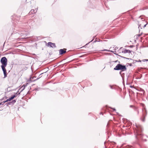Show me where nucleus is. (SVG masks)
<instances>
[{
	"mask_svg": "<svg viewBox=\"0 0 148 148\" xmlns=\"http://www.w3.org/2000/svg\"><path fill=\"white\" fill-rule=\"evenodd\" d=\"M147 24L145 21H141L138 24L139 25L138 28L142 29L143 27H145L147 25Z\"/></svg>",
	"mask_w": 148,
	"mask_h": 148,
	"instance_id": "7ed1b4c3",
	"label": "nucleus"
},
{
	"mask_svg": "<svg viewBox=\"0 0 148 148\" xmlns=\"http://www.w3.org/2000/svg\"><path fill=\"white\" fill-rule=\"evenodd\" d=\"M136 130L137 132V135L140 134V132L142 131V127L141 126L138 124L136 125Z\"/></svg>",
	"mask_w": 148,
	"mask_h": 148,
	"instance_id": "20e7f679",
	"label": "nucleus"
},
{
	"mask_svg": "<svg viewBox=\"0 0 148 148\" xmlns=\"http://www.w3.org/2000/svg\"><path fill=\"white\" fill-rule=\"evenodd\" d=\"M17 93H16L15 94V95L12 96L11 97L7 99L5 101H4V102H7L8 101H10L13 99L14 98L16 97L17 96Z\"/></svg>",
	"mask_w": 148,
	"mask_h": 148,
	"instance_id": "39448f33",
	"label": "nucleus"
},
{
	"mask_svg": "<svg viewBox=\"0 0 148 148\" xmlns=\"http://www.w3.org/2000/svg\"><path fill=\"white\" fill-rule=\"evenodd\" d=\"M130 107H134V106H130Z\"/></svg>",
	"mask_w": 148,
	"mask_h": 148,
	"instance_id": "ddd939ff",
	"label": "nucleus"
},
{
	"mask_svg": "<svg viewBox=\"0 0 148 148\" xmlns=\"http://www.w3.org/2000/svg\"><path fill=\"white\" fill-rule=\"evenodd\" d=\"M48 45L51 47H55V43H52L51 42H49L48 43Z\"/></svg>",
	"mask_w": 148,
	"mask_h": 148,
	"instance_id": "6e6552de",
	"label": "nucleus"
},
{
	"mask_svg": "<svg viewBox=\"0 0 148 148\" xmlns=\"http://www.w3.org/2000/svg\"><path fill=\"white\" fill-rule=\"evenodd\" d=\"M145 112L146 114H147V112H146V111H145Z\"/></svg>",
	"mask_w": 148,
	"mask_h": 148,
	"instance_id": "2eb2a0df",
	"label": "nucleus"
},
{
	"mask_svg": "<svg viewBox=\"0 0 148 148\" xmlns=\"http://www.w3.org/2000/svg\"><path fill=\"white\" fill-rule=\"evenodd\" d=\"M7 60L5 57H3L2 58L1 60V62L2 64L1 67H6L7 65Z\"/></svg>",
	"mask_w": 148,
	"mask_h": 148,
	"instance_id": "f03ea898",
	"label": "nucleus"
},
{
	"mask_svg": "<svg viewBox=\"0 0 148 148\" xmlns=\"http://www.w3.org/2000/svg\"><path fill=\"white\" fill-rule=\"evenodd\" d=\"M136 108V109L137 110V111H138V113L139 112V111H138V110L137 109V108Z\"/></svg>",
	"mask_w": 148,
	"mask_h": 148,
	"instance_id": "4468645a",
	"label": "nucleus"
},
{
	"mask_svg": "<svg viewBox=\"0 0 148 148\" xmlns=\"http://www.w3.org/2000/svg\"><path fill=\"white\" fill-rule=\"evenodd\" d=\"M114 70H121L122 71H125L126 70V68L125 66L122 65L120 64H118L114 68Z\"/></svg>",
	"mask_w": 148,
	"mask_h": 148,
	"instance_id": "f257e3e1",
	"label": "nucleus"
},
{
	"mask_svg": "<svg viewBox=\"0 0 148 148\" xmlns=\"http://www.w3.org/2000/svg\"><path fill=\"white\" fill-rule=\"evenodd\" d=\"M66 49H60L59 51L60 54L62 55L65 53H66Z\"/></svg>",
	"mask_w": 148,
	"mask_h": 148,
	"instance_id": "423d86ee",
	"label": "nucleus"
},
{
	"mask_svg": "<svg viewBox=\"0 0 148 148\" xmlns=\"http://www.w3.org/2000/svg\"><path fill=\"white\" fill-rule=\"evenodd\" d=\"M5 67H2V69L3 72V73L4 75V77H6L7 76V72L6 69H5Z\"/></svg>",
	"mask_w": 148,
	"mask_h": 148,
	"instance_id": "0eeeda50",
	"label": "nucleus"
},
{
	"mask_svg": "<svg viewBox=\"0 0 148 148\" xmlns=\"http://www.w3.org/2000/svg\"><path fill=\"white\" fill-rule=\"evenodd\" d=\"M13 101L15 102H16V101L15 100H14Z\"/></svg>",
	"mask_w": 148,
	"mask_h": 148,
	"instance_id": "dca6fc26",
	"label": "nucleus"
},
{
	"mask_svg": "<svg viewBox=\"0 0 148 148\" xmlns=\"http://www.w3.org/2000/svg\"><path fill=\"white\" fill-rule=\"evenodd\" d=\"M102 51H108V50L107 49H104L103 50H102Z\"/></svg>",
	"mask_w": 148,
	"mask_h": 148,
	"instance_id": "f8f14e48",
	"label": "nucleus"
},
{
	"mask_svg": "<svg viewBox=\"0 0 148 148\" xmlns=\"http://www.w3.org/2000/svg\"><path fill=\"white\" fill-rule=\"evenodd\" d=\"M131 52L129 50H125V53H130Z\"/></svg>",
	"mask_w": 148,
	"mask_h": 148,
	"instance_id": "9b49d317",
	"label": "nucleus"
},
{
	"mask_svg": "<svg viewBox=\"0 0 148 148\" xmlns=\"http://www.w3.org/2000/svg\"><path fill=\"white\" fill-rule=\"evenodd\" d=\"M36 12V11L35 12V10L33 9L31 10L30 12L29 13V15H31L32 14H34V13H35Z\"/></svg>",
	"mask_w": 148,
	"mask_h": 148,
	"instance_id": "1a4fd4ad",
	"label": "nucleus"
},
{
	"mask_svg": "<svg viewBox=\"0 0 148 148\" xmlns=\"http://www.w3.org/2000/svg\"><path fill=\"white\" fill-rule=\"evenodd\" d=\"M146 115L143 114V116L141 119L142 121H145V117L146 116Z\"/></svg>",
	"mask_w": 148,
	"mask_h": 148,
	"instance_id": "9d476101",
	"label": "nucleus"
},
{
	"mask_svg": "<svg viewBox=\"0 0 148 148\" xmlns=\"http://www.w3.org/2000/svg\"><path fill=\"white\" fill-rule=\"evenodd\" d=\"M130 87H132V86H130Z\"/></svg>",
	"mask_w": 148,
	"mask_h": 148,
	"instance_id": "f3484780",
	"label": "nucleus"
}]
</instances>
